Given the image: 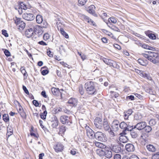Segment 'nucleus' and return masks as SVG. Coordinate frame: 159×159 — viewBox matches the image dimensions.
<instances>
[{"label":"nucleus","instance_id":"obj_1","mask_svg":"<svg viewBox=\"0 0 159 159\" xmlns=\"http://www.w3.org/2000/svg\"><path fill=\"white\" fill-rule=\"evenodd\" d=\"M148 54L143 53V56L154 64L159 62V55L157 53L153 52H148Z\"/></svg>","mask_w":159,"mask_h":159},{"label":"nucleus","instance_id":"obj_2","mask_svg":"<svg viewBox=\"0 0 159 159\" xmlns=\"http://www.w3.org/2000/svg\"><path fill=\"white\" fill-rule=\"evenodd\" d=\"M84 88L86 93L89 94L94 95L97 93L95 88V83L92 81L87 82L84 84Z\"/></svg>","mask_w":159,"mask_h":159},{"label":"nucleus","instance_id":"obj_3","mask_svg":"<svg viewBox=\"0 0 159 159\" xmlns=\"http://www.w3.org/2000/svg\"><path fill=\"white\" fill-rule=\"evenodd\" d=\"M95 139L98 141L105 142L107 141V139L106 134L101 131H97L95 133Z\"/></svg>","mask_w":159,"mask_h":159},{"label":"nucleus","instance_id":"obj_4","mask_svg":"<svg viewBox=\"0 0 159 159\" xmlns=\"http://www.w3.org/2000/svg\"><path fill=\"white\" fill-rule=\"evenodd\" d=\"M60 122L63 125H70L72 124V120L70 117L66 115L61 116L60 118Z\"/></svg>","mask_w":159,"mask_h":159},{"label":"nucleus","instance_id":"obj_5","mask_svg":"<svg viewBox=\"0 0 159 159\" xmlns=\"http://www.w3.org/2000/svg\"><path fill=\"white\" fill-rule=\"evenodd\" d=\"M24 13L22 16L24 19L28 21L32 20L35 18V16L33 13L32 9Z\"/></svg>","mask_w":159,"mask_h":159},{"label":"nucleus","instance_id":"obj_6","mask_svg":"<svg viewBox=\"0 0 159 159\" xmlns=\"http://www.w3.org/2000/svg\"><path fill=\"white\" fill-rule=\"evenodd\" d=\"M14 23L18 27L20 30H23L25 27V24L24 22L21 20V19L17 17L14 19Z\"/></svg>","mask_w":159,"mask_h":159},{"label":"nucleus","instance_id":"obj_7","mask_svg":"<svg viewBox=\"0 0 159 159\" xmlns=\"http://www.w3.org/2000/svg\"><path fill=\"white\" fill-rule=\"evenodd\" d=\"M31 7L30 6L26 4L25 2H20L18 6V12L19 14H21L22 13V9L26 10L28 9H30Z\"/></svg>","mask_w":159,"mask_h":159},{"label":"nucleus","instance_id":"obj_8","mask_svg":"<svg viewBox=\"0 0 159 159\" xmlns=\"http://www.w3.org/2000/svg\"><path fill=\"white\" fill-rule=\"evenodd\" d=\"M103 123L102 119L99 117H96L94 120V125L98 129H102Z\"/></svg>","mask_w":159,"mask_h":159},{"label":"nucleus","instance_id":"obj_9","mask_svg":"<svg viewBox=\"0 0 159 159\" xmlns=\"http://www.w3.org/2000/svg\"><path fill=\"white\" fill-rule=\"evenodd\" d=\"M53 148L55 152H62L64 148L63 144L60 142H57L54 145Z\"/></svg>","mask_w":159,"mask_h":159},{"label":"nucleus","instance_id":"obj_10","mask_svg":"<svg viewBox=\"0 0 159 159\" xmlns=\"http://www.w3.org/2000/svg\"><path fill=\"white\" fill-rule=\"evenodd\" d=\"M147 123L144 121H141L137 123L134 126V128H136L139 130H141L144 129V128L146 126Z\"/></svg>","mask_w":159,"mask_h":159},{"label":"nucleus","instance_id":"obj_11","mask_svg":"<svg viewBox=\"0 0 159 159\" xmlns=\"http://www.w3.org/2000/svg\"><path fill=\"white\" fill-rule=\"evenodd\" d=\"M121 144L117 143L113 145L112 148L111 149V150L113 152H115L118 153L120 152L121 150V148L120 147V145Z\"/></svg>","mask_w":159,"mask_h":159},{"label":"nucleus","instance_id":"obj_12","mask_svg":"<svg viewBox=\"0 0 159 159\" xmlns=\"http://www.w3.org/2000/svg\"><path fill=\"white\" fill-rule=\"evenodd\" d=\"M33 31L34 34L38 36L42 35L43 33L42 27L38 25H35L34 27Z\"/></svg>","mask_w":159,"mask_h":159},{"label":"nucleus","instance_id":"obj_13","mask_svg":"<svg viewBox=\"0 0 159 159\" xmlns=\"http://www.w3.org/2000/svg\"><path fill=\"white\" fill-rule=\"evenodd\" d=\"M51 91L52 94L55 96L58 97L62 95L61 93L58 88L52 87L51 89Z\"/></svg>","mask_w":159,"mask_h":159},{"label":"nucleus","instance_id":"obj_14","mask_svg":"<svg viewBox=\"0 0 159 159\" xmlns=\"http://www.w3.org/2000/svg\"><path fill=\"white\" fill-rule=\"evenodd\" d=\"M111 127L115 131H118L120 127V122L119 121L117 120H114L112 122Z\"/></svg>","mask_w":159,"mask_h":159},{"label":"nucleus","instance_id":"obj_15","mask_svg":"<svg viewBox=\"0 0 159 159\" xmlns=\"http://www.w3.org/2000/svg\"><path fill=\"white\" fill-rule=\"evenodd\" d=\"M67 103L71 106L75 107L77 105L78 100L76 98H71L69 99Z\"/></svg>","mask_w":159,"mask_h":159},{"label":"nucleus","instance_id":"obj_16","mask_svg":"<svg viewBox=\"0 0 159 159\" xmlns=\"http://www.w3.org/2000/svg\"><path fill=\"white\" fill-rule=\"evenodd\" d=\"M126 150L128 152H131L135 150V147L133 144L132 143L126 144L125 146Z\"/></svg>","mask_w":159,"mask_h":159},{"label":"nucleus","instance_id":"obj_17","mask_svg":"<svg viewBox=\"0 0 159 159\" xmlns=\"http://www.w3.org/2000/svg\"><path fill=\"white\" fill-rule=\"evenodd\" d=\"M104 156L108 158H111L112 156V152L111 150L109 148H107L105 149Z\"/></svg>","mask_w":159,"mask_h":159},{"label":"nucleus","instance_id":"obj_18","mask_svg":"<svg viewBox=\"0 0 159 159\" xmlns=\"http://www.w3.org/2000/svg\"><path fill=\"white\" fill-rule=\"evenodd\" d=\"M33 30L32 28H30L26 30L25 32V35L28 38L31 37L34 34Z\"/></svg>","mask_w":159,"mask_h":159},{"label":"nucleus","instance_id":"obj_19","mask_svg":"<svg viewBox=\"0 0 159 159\" xmlns=\"http://www.w3.org/2000/svg\"><path fill=\"white\" fill-rule=\"evenodd\" d=\"M102 126H103L104 129L105 131H108L110 129V127L108 122L107 120V119H104Z\"/></svg>","mask_w":159,"mask_h":159},{"label":"nucleus","instance_id":"obj_20","mask_svg":"<svg viewBox=\"0 0 159 159\" xmlns=\"http://www.w3.org/2000/svg\"><path fill=\"white\" fill-rule=\"evenodd\" d=\"M87 136L90 139H94L95 138V133L91 129L89 128L86 130Z\"/></svg>","mask_w":159,"mask_h":159},{"label":"nucleus","instance_id":"obj_21","mask_svg":"<svg viewBox=\"0 0 159 159\" xmlns=\"http://www.w3.org/2000/svg\"><path fill=\"white\" fill-rule=\"evenodd\" d=\"M107 65L110 66H112L113 67L119 69L120 68L119 66L117 63L116 61L111 60H110L109 61V62Z\"/></svg>","mask_w":159,"mask_h":159},{"label":"nucleus","instance_id":"obj_22","mask_svg":"<svg viewBox=\"0 0 159 159\" xmlns=\"http://www.w3.org/2000/svg\"><path fill=\"white\" fill-rule=\"evenodd\" d=\"M82 16L84 20L85 21H87L88 23H91V25H92L93 26L95 25V22L93 21V20H92L91 19H90L89 17L85 15H83Z\"/></svg>","mask_w":159,"mask_h":159},{"label":"nucleus","instance_id":"obj_23","mask_svg":"<svg viewBox=\"0 0 159 159\" xmlns=\"http://www.w3.org/2000/svg\"><path fill=\"white\" fill-rule=\"evenodd\" d=\"M59 130L58 134L62 136L64 134L66 130V127L63 125H62L59 127Z\"/></svg>","mask_w":159,"mask_h":159},{"label":"nucleus","instance_id":"obj_24","mask_svg":"<svg viewBox=\"0 0 159 159\" xmlns=\"http://www.w3.org/2000/svg\"><path fill=\"white\" fill-rule=\"evenodd\" d=\"M138 61V63L141 65L143 66H146L148 64V61L146 59H139Z\"/></svg>","mask_w":159,"mask_h":159},{"label":"nucleus","instance_id":"obj_25","mask_svg":"<svg viewBox=\"0 0 159 159\" xmlns=\"http://www.w3.org/2000/svg\"><path fill=\"white\" fill-rule=\"evenodd\" d=\"M20 70L24 76V79L27 78L28 74L25 70V67L24 66H21L20 68Z\"/></svg>","mask_w":159,"mask_h":159},{"label":"nucleus","instance_id":"obj_26","mask_svg":"<svg viewBox=\"0 0 159 159\" xmlns=\"http://www.w3.org/2000/svg\"><path fill=\"white\" fill-rule=\"evenodd\" d=\"M7 132L6 135L7 136H8V137H9L13 133V130L12 127L11 126H8L7 128Z\"/></svg>","mask_w":159,"mask_h":159},{"label":"nucleus","instance_id":"obj_27","mask_svg":"<svg viewBox=\"0 0 159 159\" xmlns=\"http://www.w3.org/2000/svg\"><path fill=\"white\" fill-rule=\"evenodd\" d=\"M36 22L38 24H41L43 21L42 16L41 15H37L36 16Z\"/></svg>","mask_w":159,"mask_h":159},{"label":"nucleus","instance_id":"obj_28","mask_svg":"<svg viewBox=\"0 0 159 159\" xmlns=\"http://www.w3.org/2000/svg\"><path fill=\"white\" fill-rule=\"evenodd\" d=\"M147 149L149 151L154 152L156 151L155 147L153 145L149 144L146 146Z\"/></svg>","mask_w":159,"mask_h":159},{"label":"nucleus","instance_id":"obj_29","mask_svg":"<svg viewBox=\"0 0 159 159\" xmlns=\"http://www.w3.org/2000/svg\"><path fill=\"white\" fill-rule=\"evenodd\" d=\"M2 119L6 123L9 121V117L7 114H4L2 115Z\"/></svg>","mask_w":159,"mask_h":159},{"label":"nucleus","instance_id":"obj_30","mask_svg":"<svg viewBox=\"0 0 159 159\" xmlns=\"http://www.w3.org/2000/svg\"><path fill=\"white\" fill-rule=\"evenodd\" d=\"M130 134L133 138H135L138 136V134L137 132L134 130V129L130 131Z\"/></svg>","mask_w":159,"mask_h":159},{"label":"nucleus","instance_id":"obj_31","mask_svg":"<svg viewBox=\"0 0 159 159\" xmlns=\"http://www.w3.org/2000/svg\"><path fill=\"white\" fill-rule=\"evenodd\" d=\"M127 127V124L126 123L124 122H122L120 124V127L123 129H126Z\"/></svg>","mask_w":159,"mask_h":159},{"label":"nucleus","instance_id":"obj_32","mask_svg":"<svg viewBox=\"0 0 159 159\" xmlns=\"http://www.w3.org/2000/svg\"><path fill=\"white\" fill-rule=\"evenodd\" d=\"M60 32L61 34L66 38L67 39L69 38V36L68 34L65 31L63 28H61Z\"/></svg>","mask_w":159,"mask_h":159},{"label":"nucleus","instance_id":"obj_33","mask_svg":"<svg viewBox=\"0 0 159 159\" xmlns=\"http://www.w3.org/2000/svg\"><path fill=\"white\" fill-rule=\"evenodd\" d=\"M142 118V116L140 114H135L134 116V119L137 120H141Z\"/></svg>","mask_w":159,"mask_h":159},{"label":"nucleus","instance_id":"obj_34","mask_svg":"<svg viewBox=\"0 0 159 159\" xmlns=\"http://www.w3.org/2000/svg\"><path fill=\"white\" fill-rule=\"evenodd\" d=\"M144 129L145 132L147 133H149L152 130V128L151 126L149 125H147V124L146 125V126L145 128H144Z\"/></svg>","mask_w":159,"mask_h":159},{"label":"nucleus","instance_id":"obj_35","mask_svg":"<svg viewBox=\"0 0 159 159\" xmlns=\"http://www.w3.org/2000/svg\"><path fill=\"white\" fill-rule=\"evenodd\" d=\"M97 152L98 154L100 156H104L105 154V149H99V150H98Z\"/></svg>","mask_w":159,"mask_h":159},{"label":"nucleus","instance_id":"obj_36","mask_svg":"<svg viewBox=\"0 0 159 159\" xmlns=\"http://www.w3.org/2000/svg\"><path fill=\"white\" fill-rule=\"evenodd\" d=\"M129 124V122L128 124H127V127L126 128V129H127V130L128 131H130L135 129L134 128V126L132 125H131Z\"/></svg>","mask_w":159,"mask_h":159},{"label":"nucleus","instance_id":"obj_37","mask_svg":"<svg viewBox=\"0 0 159 159\" xmlns=\"http://www.w3.org/2000/svg\"><path fill=\"white\" fill-rule=\"evenodd\" d=\"M47 114V111H44L43 112L41 113L40 115V117L43 120H45L46 118V117Z\"/></svg>","mask_w":159,"mask_h":159},{"label":"nucleus","instance_id":"obj_38","mask_svg":"<svg viewBox=\"0 0 159 159\" xmlns=\"http://www.w3.org/2000/svg\"><path fill=\"white\" fill-rule=\"evenodd\" d=\"M2 50L3 51L6 57H8L11 56V53L8 50L3 48Z\"/></svg>","mask_w":159,"mask_h":159},{"label":"nucleus","instance_id":"obj_39","mask_svg":"<svg viewBox=\"0 0 159 159\" xmlns=\"http://www.w3.org/2000/svg\"><path fill=\"white\" fill-rule=\"evenodd\" d=\"M52 126L53 128H57V127L58 125L59 121H52Z\"/></svg>","mask_w":159,"mask_h":159},{"label":"nucleus","instance_id":"obj_40","mask_svg":"<svg viewBox=\"0 0 159 159\" xmlns=\"http://www.w3.org/2000/svg\"><path fill=\"white\" fill-rule=\"evenodd\" d=\"M125 114H126L129 116H130L133 112V111L132 109H129L128 110L124 112Z\"/></svg>","mask_w":159,"mask_h":159},{"label":"nucleus","instance_id":"obj_41","mask_svg":"<svg viewBox=\"0 0 159 159\" xmlns=\"http://www.w3.org/2000/svg\"><path fill=\"white\" fill-rule=\"evenodd\" d=\"M14 103H17L19 107V108L18 111L20 113V112L21 111H23L22 107L20 105V103L17 101L16 100L14 101Z\"/></svg>","mask_w":159,"mask_h":159},{"label":"nucleus","instance_id":"obj_42","mask_svg":"<svg viewBox=\"0 0 159 159\" xmlns=\"http://www.w3.org/2000/svg\"><path fill=\"white\" fill-rule=\"evenodd\" d=\"M147 35L148 36L149 38L152 39H155L156 38L155 34L152 33L148 34Z\"/></svg>","mask_w":159,"mask_h":159},{"label":"nucleus","instance_id":"obj_43","mask_svg":"<svg viewBox=\"0 0 159 159\" xmlns=\"http://www.w3.org/2000/svg\"><path fill=\"white\" fill-rule=\"evenodd\" d=\"M149 123L151 126H153L156 123V121L155 119H151L149 121Z\"/></svg>","mask_w":159,"mask_h":159},{"label":"nucleus","instance_id":"obj_44","mask_svg":"<svg viewBox=\"0 0 159 159\" xmlns=\"http://www.w3.org/2000/svg\"><path fill=\"white\" fill-rule=\"evenodd\" d=\"M30 135L31 136H33L36 140H38L39 137V136L38 134H35L33 132H31L30 133Z\"/></svg>","mask_w":159,"mask_h":159},{"label":"nucleus","instance_id":"obj_45","mask_svg":"<svg viewBox=\"0 0 159 159\" xmlns=\"http://www.w3.org/2000/svg\"><path fill=\"white\" fill-rule=\"evenodd\" d=\"M108 21L109 22L110 21L113 23H116L117 22V20L114 17H110L108 19Z\"/></svg>","mask_w":159,"mask_h":159},{"label":"nucleus","instance_id":"obj_46","mask_svg":"<svg viewBox=\"0 0 159 159\" xmlns=\"http://www.w3.org/2000/svg\"><path fill=\"white\" fill-rule=\"evenodd\" d=\"M87 1V0H79L78 3L81 6L84 5Z\"/></svg>","mask_w":159,"mask_h":159},{"label":"nucleus","instance_id":"obj_47","mask_svg":"<svg viewBox=\"0 0 159 159\" xmlns=\"http://www.w3.org/2000/svg\"><path fill=\"white\" fill-rule=\"evenodd\" d=\"M152 159H159V152L154 154L152 157Z\"/></svg>","mask_w":159,"mask_h":159},{"label":"nucleus","instance_id":"obj_48","mask_svg":"<svg viewBox=\"0 0 159 159\" xmlns=\"http://www.w3.org/2000/svg\"><path fill=\"white\" fill-rule=\"evenodd\" d=\"M50 37V35L48 33H45L43 36V39L44 40H48Z\"/></svg>","mask_w":159,"mask_h":159},{"label":"nucleus","instance_id":"obj_49","mask_svg":"<svg viewBox=\"0 0 159 159\" xmlns=\"http://www.w3.org/2000/svg\"><path fill=\"white\" fill-rule=\"evenodd\" d=\"M41 23L42 24V27H41L42 28H46L47 27L48 25V24L47 23V22L45 20H43V21L42 23Z\"/></svg>","mask_w":159,"mask_h":159},{"label":"nucleus","instance_id":"obj_50","mask_svg":"<svg viewBox=\"0 0 159 159\" xmlns=\"http://www.w3.org/2000/svg\"><path fill=\"white\" fill-rule=\"evenodd\" d=\"M79 92L81 95H83L84 93V90L83 87L82 86H80L79 88Z\"/></svg>","mask_w":159,"mask_h":159},{"label":"nucleus","instance_id":"obj_51","mask_svg":"<svg viewBox=\"0 0 159 159\" xmlns=\"http://www.w3.org/2000/svg\"><path fill=\"white\" fill-rule=\"evenodd\" d=\"M2 34L5 37H7L8 36V34L6 30H3L2 31Z\"/></svg>","mask_w":159,"mask_h":159},{"label":"nucleus","instance_id":"obj_52","mask_svg":"<svg viewBox=\"0 0 159 159\" xmlns=\"http://www.w3.org/2000/svg\"><path fill=\"white\" fill-rule=\"evenodd\" d=\"M49 72V70H44L42 71L41 74L43 75H45L47 74Z\"/></svg>","mask_w":159,"mask_h":159},{"label":"nucleus","instance_id":"obj_53","mask_svg":"<svg viewBox=\"0 0 159 159\" xmlns=\"http://www.w3.org/2000/svg\"><path fill=\"white\" fill-rule=\"evenodd\" d=\"M148 90V93L150 94L154 95L155 93V92L151 88H149Z\"/></svg>","mask_w":159,"mask_h":159},{"label":"nucleus","instance_id":"obj_54","mask_svg":"<svg viewBox=\"0 0 159 159\" xmlns=\"http://www.w3.org/2000/svg\"><path fill=\"white\" fill-rule=\"evenodd\" d=\"M22 88L25 93L26 94H29V92L26 87L24 85H23Z\"/></svg>","mask_w":159,"mask_h":159},{"label":"nucleus","instance_id":"obj_55","mask_svg":"<svg viewBox=\"0 0 159 159\" xmlns=\"http://www.w3.org/2000/svg\"><path fill=\"white\" fill-rule=\"evenodd\" d=\"M129 159H139V158L136 155H132L130 157Z\"/></svg>","mask_w":159,"mask_h":159},{"label":"nucleus","instance_id":"obj_56","mask_svg":"<svg viewBox=\"0 0 159 159\" xmlns=\"http://www.w3.org/2000/svg\"><path fill=\"white\" fill-rule=\"evenodd\" d=\"M101 40L102 42L104 43H107L108 42V40L106 38L103 37L101 38Z\"/></svg>","mask_w":159,"mask_h":159},{"label":"nucleus","instance_id":"obj_57","mask_svg":"<svg viewBox=\"0 0 159 159\" xmlns=\"http://www.w3.org/2000/svg\"><path fill=\"white\" fill-rule=\"evenodd\" d=\"M47 53L48 55L50 57H52L53 56V53L50 50H47Z\"/></svg>","mask_w":159,"mask_h":159},{"label":"nucleus","instance_id":"obj_58","mask_svg":"<svg viewBox=\"0 0 159 159\" xmlns=\"http://www.w3.org/2000/svg\"><path fill=\"white\" fill-rule=\"evenodd\" d=\"M20 113L21 116L23 118L25 117L26 116V114L24 111L20 112Z\"/></svg>","mask_w":159,"mask_h":159},{"label":"nucleus","instance_id":"obj_59","mask_svg":"<svg viewBox=\"0 0 159 159\" xmlns=\"http://www.w3.org/2000/svg\"><path fill=\"white\" fill-rule=\"evenodd\" d=\"M114 159H121V156L120 154H116L114 157Z\"/></svg>","mask_w":159,"mask_h":159},{"label":"nucleus","instance_id":"obj_60","mask_svg":"<svg viewBox=\"0 0 159 159\" xmlns=\"http://www.w3.org/2000/svg\"><path fill=\"white\" fill-rule=\"evenodd\" d=\"M33 104L36 107H37L39 106V103L36 100H34L33 101Z\"/></svg>","mask_w":159,"mask_h":159},{"label":"nucleus","instance_id":"obj_61","mask_svg":"<svg viewBox=\"0 0 159 159\" xmlns=\"http://www.w3.org/2000/svg\"><path fill=\"white\" fill-rule=\"evenodd\" d=\"M134 97L133 95H131L129 96H128L126 97L127 99H130L131 100H133L134 99Z\"/></svg>","mask_w":159,"mask_h":159},{"label":"nucleus","instance_id":"obj_62","mask_svg":"<svg viewBox=\"0 0 159 159\" xmlns=\"http://www.w3.org/2000/svg\"><path fill=\"white\" fill-rule=\"evenodd\" d=\"M110 60L111 59H107L105 58H103V61H104V62L107 65L108 64V63L109 62V61H110Z\"/></svg>","mask_w":159,"mask_h":159},{"label":"nucleus","instance_id":"obj_63","mask_svg":"<svg viewBox=\"0 0 159 159\" xmlns=\"http://www.w3.org/2000/svg\"><path fill=\"white\" fill-rule=\"evenodd\" d=\"M114 47L116 49L120 50L121 49V47L119 45L117 44H114L113 45Z\"/></svg>","mask_w":159,"mask_h":159},{"label":"nucleus","instance_id":"obj_64","mask_svg":"<svg viewBox=\"0 0 159 159\" xmlns=\"http://www.w3.org/2000/svg\"><path fill=\"white\" fill-rule=\"evenodd\" d=\"M94 143L95 144V145L98 148H100V146L101 145V143L97 141H95L94 142Z\"/></svg>","mask_w":159,"mask_h":159}]
</instances>
